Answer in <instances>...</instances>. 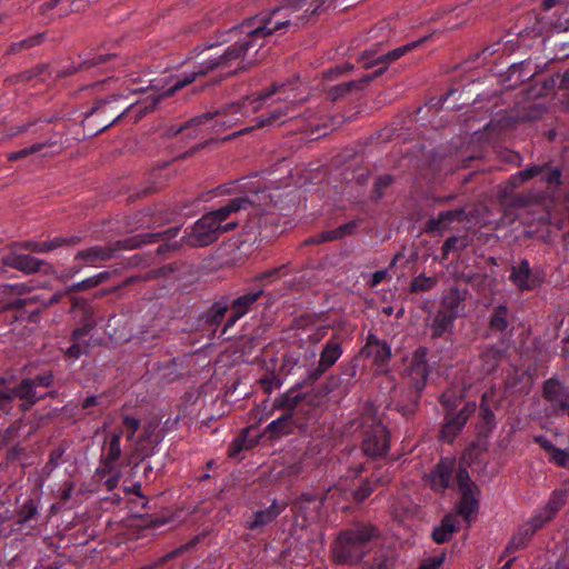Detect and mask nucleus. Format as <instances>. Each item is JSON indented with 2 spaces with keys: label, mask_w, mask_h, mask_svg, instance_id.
<instances>
[{
  "label": "nucleus",
  "mask_w": 569,
  "mask_h": 569,
  "mask_svg": "<svg viewBox=\"0 0 569 569\" xmlns=\"http://www.w3.org/2000/svg\"><path fill=\"white\" fill-rule=\"evenodd\" d=\"M465 292L456 288L451 289L443 297V306L451 312L450 316H453L455 318L460 312L461 303L465 300Z\"/></svg>",
  "instance_id": "obj_27"
},
{
  "label": "nucleus",
  "mask_w": 569,
  "mask_h": 569,
  "mask_svg": "<svg viewBox=\"0 0 569 569\" xmlns=\"http://www.w3.org/2000/svg\"><path fill=\"white\" fill-rule=\"evenodd\" d=\"M363 430V451L372 457L386 456L389 450L390 435L373 407H368L361 416Z\"/></svg>",
  "instance_id": "obj_6"
},
{
  "label": "nucleus",
  "mask_w": 569,
  "mask_h": 569,
  "mask_svg": "<svg viewBox=\"0 0 569 569\" xmlns=\"http://www.w3.org/2000/svg\"><path fill=\"white\" fill-rule=\"evenodd\" d=\"M548 457L558 467L569 468V450L556 447Z\"/></svg>",
  "instance_id": "obj_40"
},
{
  "label": "nucleus",
  "mask_w": 569,
  "mask_h": 569,
  "mask_svg": "<svg viewBox=\"0 0 569 569\" xmlns=\"http://www.w3.org/2000/svg\"><path fill=\"white\" fill-rule=\"evenodd\" d=\"M479 490L468 489L465 492H461V499L458 505V513L465 518L467 522H470L472 518L477 515L479 509V502L477 496Z\"/></svg>",
  "instance_id": "obj_17"
},
{
  "label": "nucleus",
  "mask_w": 569,
  "mask_h": 569,
  "mask_svg": "<svg viewBox=\"0 0 569 569\" xmlns=\"http://www.w3.org/2000/svg\"><path fill=\"white\" fill-rule=\"evenodd\" d=\"M122 425H123L128 441H130L133 445L136 451H139L140 445L142 443V441L144 439H148L151 436L152 430L144 429L143 435L139 438H136V432L138 431V429L140 427V420L137 418L130 417L128 415H124L122 417Z\"/></svg>",
  "instance_id": "obj_19"
},
{
  "label": "nucleus",
  "mask_w": 569,
  "mask_h": 569,
  "mask_svg": "<svg viewBox=\"0 0 569 569\" xmlns=\"http://www.w3.org/2000/svg\"><path fill=\"white\" fill-rule=\"evenodd\" d=\"M373 488L370 482H365L356 492L355 497L358 500H365L372 492Z\"/></svg>",
  "instance_id": "obj_48"
},
{
  "label": "nucleus",
  "mask_w": 569,
  "mask_h": 569,
  "mask_svg": "<svg viewBox=\"0 0 569 569\" xmlns=\"http://www.w3.org/2000/svg\"><path fill=\"white\" fill-rule=\"evenodd\" d=\"M66 0H49L39 7L40 14L54 20L67 16L70 11L69 6L60 7Z\"/></svg>",
  "instance_id": "obj_23"
},
{
  "label": "nucleus",
  "mask_w": 569,
  "mask_h": 569,
  "mask_svg": "<svg viewBox=\"0 0 569 569\" xmlns=\"http://www.w3.org/2000/svg\"><path fill=\"white\" fill-rule=\"evenodd\" d=\"M12 399H13L12 389L9 391L0 390V405H4L6 402L11 401Z\"/></svg>",
  "instance_id": "obj_61"
},
{
  "label": "nucleus",
  "mask_w": 569,
  "mask_h": 569,
  "mask_svg": "<svg viewBox=\"0 0 569 569\" xmlns=\"http://www.w3.org/2000/svg\"><path fill=\"white\" fill-rule=\"evenodd\" d=\"M569 497V483H563L555 489L546 505L536 511V513L521 527L519 532L512 538L509 547L519 549L526 546L529 539L565 507Z\"/></svg>",
  "instance_id": "obj_5"
},
{
  "label": "nucleus",
  "mask_w": 569,
  "mask_h": 569,
  "mask_svg": "<svg viewBox=\"0 0 569 569\" xmlns=\"http://www.w3.org/2000/svg\"><path fill=\"white\" fill-rule=\"evenodd\" d=\"M96 403H97V397L96 396H90V397H87L83 400L82 407L83 408H89L91 406H94Z\"/></svg>",
  "instance_id": "obj_63"
},
{
  "label": "nucleus",
  "mask_w": 569,
  "mask_h": 569,
  "mask_svg": "<svg viewBox=\"0 0 569 569\" xmlns=\"http://www.w3.org/2000/svg\"><path fill=\"white\" fill-rule=\"evenodd\" d=\"M244 194L231 199L226 206L202 216L183 237L191 247H206L218 240L223 232L238 226L237 221L223 223L232 213L268 203L269 194L257 183H246Z\"/></svg>",
  "instance_id": "obj_3"
},
{
  "label": "nucleus",
  "mask_w": 569,
  "mask_h": 569,
  "mask_svg": "<svg viewBox=\"0 0 569 569\" xmlns=\"http://www.w3.org/2000/svg\"><path fill=\"white\" fill-rule=\"evenodd\" d=\"M475 410V403L466 405L465 408H462L459 413L449 419L442 430H441V438L448 442L452 441L456 435L461 430V428L466 425L469 416Z\"/></svg>",
  "instance_id": "obj_12"
},
{
  "label": "nucleus",
  "mask_w": 569,
  "mask_h": 569,
  "mask_svg": "<svg viewBox=\"0 0 569 569\" xmlns=\"http://www.w3.org/2000/svg\"><path fill=\"white\" fill-rule=\"evenodd\" d=\"M323 12H326L323 0H286L274 9L246 20L230 30L229 33L234 39L233 44L221 52L214 51L212 46L202 50L199 53V64L194 70L177 78L173 84L161 94L128 104L103 129L109 128L130 111L137 112L138 118L143 117L156 108L160 99L173 96L199 76H206L214 70H224L237 60L241 69L248 68L258 61L259 49L263 47L268 37L278 32H295Z\"/></svg>",
  "instance_id": "obj_1"
},
{
  "label": "nucleus",
  "mask_w": 569,
  "mask_h": 569,
  "mask_svg": "<svg viewBox=\"0 0 569 569\" xmlns=\"http://www.w3.org/2000/svg\"><path fill=\"white\" fill-rule=\"evenodd\" d=\"M281 512V508L273 502L266 510H260L256 512L253 521L249 525L250 529H256L258 527H263L270 523L279 513Z\"/></svg>",
  "instance_id": "obj_26"
},
{
  "label": "nucleus",
  "mask_w": 569,
  "mask_h": 569,
  "mask_svg": "<svg viewBox=\"0 0 569 569\" xmlns=\"http://www.w3.org/2000/svg\"><path fill=\"white\" fill-rule=\"evenodd\" d=\"M501 359L502 353L499 349L493 347L486 349L481 355L482 370L486 373L492 372L497 368Z\"/></svg>",
  "instance_id": "obj_28"
},
{
  "label": "nucleus",
  "mask_w": 569,
  "mask_h": 569,
  "mask_svg": "<svg viewBox=\"0 0 569 569\" xmlns=\"http://www.w3.org/2000/svg\"><path fill=\"white\" fill-rule=\"evenodd\" d=\"M43 34H37L34 37H30L28 39L21 40L19 42H14L10 46L9 50L12 53L21 51L23 49L31 48L36 44H39L42 40Z\"/></svg>",
  "instance_id": "obj_42"
},
{
  "label": "nucleus",
  "mask_w": 569,
  "mask_h": 569,
  "mask_svg": "<svg viewBox=\"0 0 569 569\" xmlns=\"http://www.w3.org/2000/svg\"><path fill=\"white\" fill-rule=\"evenodd\" d=\"M121 98H122L121 96H112L109 99L97 101L91 113H96V112H101V113L109 112L111 114L116 113L117 111H119V108L114 104Z\"/></svg>",
  "instance_id": "obj_37"
},
{
  "label": "nucleus",
  "mask_w": 569,
  "mask_h": 569,
  "mask_svg": "<svg viewBox=\"0 0 569 569\" xmlns=\"http://www.w3.org/2000/svg\"><path fill=\"white\" fill-rule=\"evenodd\" d=\"M465 217V211L462 209H455L449 211L440 212L436 220L431 221V228L438 229L441 226H447L452 221H461Z\"/></svg>",
  "instance_id": "obj_31"
},
{
  "label": "nucleus",
  "mask_w": 569,
  "mask_h": 569,
  "mask_svg": "<svg viewBox=\"0 0 569 569\" xmlns=\"http://www.w3.org/2000/svg\"><path fill=\"white\" fill-rule=\"evenodd\" d=\"M52 144L53 143L49 142V141L48 142H37V143H33L30 147H27V148H23V149H21L19 151H14V152L9 153L8 154V160L14 161V160H19V159L26 158V157H28L30 154H33V153L42 151L44 148L50 147Z\"/></svg>",
  "instance_id": "obj_34"
},
{
  "label": "nucleus",
  "mask_w": 569,
  "mask_h": 569,
  "mask_svg": "<svg viewBox=\"0 0 569 569\" xmlns=\"http://www.w3.org/2000/svg\"><path fill=\"white\" fill-rule=\"evenodd\" d=\"M386 276H387V272L385 270L376 271L372 274L371 286L379 284L386 278Z\"/></svg>",
  "instance_id": "obj_60"
},
{
  "label": "nucleus",
  "mask_w": 569,
  "mask_h": 569,
  "mask_svg": "<svg viewBox=\"0 0 569 569\" xmlns=\"http://www.w3.org/2000/svg\"><path fill=\"white\" fill-rule=\"evenodd\" d=\"M114 249L112 247H91L77 253V260H83L88 266H96L100 261H106L113 257Z\"/></svg>",
  "instance_id": "obj_18"
},
{
  "label": "nucleus",
  "mask_w": 569,
  "mask_h": 569,
  "mask_svg": "<svg viewBox=\"0 0 569 569\" xmlns=\"http://www.w3.org/2000/svg\"><path fill=\"white\" fill-rule=\"evenodd\" d=\"M73 483L70 482L68 486L60 492V500L67 502L72 497Z\"/></svg>",
  "instance_id": "obj_56"
},
{
  "label": "nucleus",
  "mask_w": 569,
  "mask_h": 569,
  "mask_svg": "<svg viewBox=\"0 0 569 569\" xmlns=\"http://www.w3.org/2000/svg\"><path fill=\"white\" fill-rule=\"evenodd\" d=\"M436 284V279L431 277L419 276L411 282V291L430 290Z\"/></svg>",
  "instance_id": "obj_41"
},
{
  "label": "nucleus",
  "mask_w": 569,
  "mask_h": 569,
  "mask_svg": "<svg viewBox=\"0 0 569 569\" xmlns=\"http://www.w3.org/2000/svg\"><path fill=\"white\" fill-rule=\"evenodd\" d=\"M475 410V403L466 405L465 408H462L459 413L449 419L442 430H441V438L448 442L452 441L456 435L461 430V428L466 425L469 416Z\"/></svg>",
  "instance_id": "obj_13"
},
{
  "label": "nucleus",
  "mask_w": 569,
  "mask_h": 569,
  "mask_svg": "<svg viewBox=\"0 0 569 569\" xmlns=\"http://www.w3.org/2000/svg\"><path fill=\"white\" fill-rule=\"evenodd\" d=\"M355 228V222H348L333 230L325 231L319 236L311 238L310 242L320 243L325 241L338 240L351 233Z\"/></svg>",
  "instance_id": "obj_25"
},
{
  "label": "nucleus",
  "mask_w": 569,
  "mask_h": 569,
  "mask_svg": "<svg viewBox=\"0 0 569 569\" xmlns=\"http://www.w3.org/2000/svg\"><path fill=\"white\" fill-rule=\"evenodd\" d=\"M46 242H47V247H49L48 251H52L61 246L70 244L71 239L63 238V237H57V238H54L52 240H48Z\"/></svg>",
  "instance_id": "obj_49"
},
{
  "label": "nucleus",
  "mask_w": 569,
  "mask_h": 569,
  "mask_svg": "<svg viewBox=\"0 0 569 569\" xmlns=\"http://www.w3.org/2000/svg\"><path fill=\"white\" fill-rule=\"evenodd\" d=\"M391 183V178L389 176L379 177L377 179L376 186L377 188H385Z\"/></svg>",
  "instance_id": "obj_62"
},
{
  "label": "nucleus",
  "mask_w": 569,
  "mask_h": 569,
  "mask_svg": "<svg viewBox=\"0 0 569 569\" xmlns=\"http://www.w3.org/2000/svg\"><path fill=\"white\" fill-rule=\"evenodd\" d=\"M279 270L280 269H278V268H273V269H270L268 271L261 272V273H259L258 276L254 277V280L263 281V280H267L269 278H272L276 274H278Z\"/></svg>",
  "instance_id": "obj_54"
},
{
  "label": "nucleus",
  "mask_w": 569,
  "mask_h": 569,
  "mask_svg": "<svg viewBox=\"0 0 569 569\" xmlns=\"http://www.w3.org/2000/svg\"><path fill=\"white\" fill-rule=\"evenodd\" d=\"M301 397L299 395H295L293 392H287L278 397L274 401L276 408L287 409L292 415L293 409L300 402Z\"/></svg>",
  "instance_id": "obj_36"
},
{
  "label": "nucleus",
  "mask_w": 569,
  "mask_h": 569,
  "mask_svg": "<svg viewBox=\"0 0 569 569\" xmlns=\"http://www.w3.org/2000/svg\"><path fill=\"white\" fill-rule=\"evenodd\" d=\"M262 293L263 290L259 289L237 298L231 306L232 316L228 321V326H233L238 319L244 316L251 306L262 296Z\"/></svg>",
  "instance_id": "obj_15"
},
{
  "label": "nucleus",
  "mask_w": 569,
  "mask_h": 569,
  "mask_svg": "<svg viewBox=\"0 0 569 569\" xmlns=\"http://www.w3.org/2000/svg\"><path fill=\"white\" fill-rule=\"evenodd\" d=\"M361 353L371 359L378 366H385L391 358V348L386 341H381L376 335L369 333Z\"/></svg>",
  "instance_id": "obj_10"
},
{
  "label": "nucleus",
  "mask_w": 569,
  "mask_h": 569,
  "mask_svg": "<svg viewBox=\"0 0 569 569\" xmlns=\"http://www.w3.org/2000/svg\"><path fill=\"white\" fill-rule=\"evenodd\" d=\"M457 242H458V239L455 237L447 239L442 247L443 253L448 254L455 248V244Z\"/></svg>",
  "instance_id": "obj_58"
},
{
  "label": "nucleus",
  "mask_w": 569,
  "mask_h": 569,
  "mask_svg": "<svg viewBox=\"0 0 569 569\" xmlns=\"http://www.w3.org/2000/svg\"><path fill=\"white\" fill-rule=\"evenodd\" d=\"M13 398L22 400V409H30L42 396L38 395L34 387V381L31 379H24L19 386L12 389Z\"/></svg>",
  "instance_id": "obj_16"
},
{
  "label": "nucleus",
  "mask_w": 569,
  "mask_h": 569,
  "mask_svg": "<svg viewBox=\"0 0 569 569\" xmlns=\"http://www.w3.org/2000/svg\"><path fill=\"white\" fill-rule=\"evenodd\" d=\"M93 323L89 322L86 323L82 328L76 329L73 331V345L69 347L66 351V355L69 358H79L80 355L83 352V348L78 342L79 338L82 336H86L88 331L92 328Z\"/></svg>",
  "instance_id": "obj_32"
},
{
  "label": "nucleus",
  "mask_w": 569,
  "mask_h": 569,
  "mask_svg": "<svg viewBox=\"0 0 569 569\" xmlns=\"http://www.w3.org/2000/svg\"><path fill=\"white\" fill-rule=\"evenodd\" d=\"M117 482H118V477L109 478V479L106 481L107 488H108L109 490L113 489V488L117 486Z\"/></svg>",
  "instance_id": "obj_64"
},
{
  "label": "nucleus",
  "mask_w": 569,
  "mask_h": 569,
  "mask_svg": "<svg viewBox=\"0 0 569 569\" xmlns=\"http://www.w3.org/2000/svg\"><path fill=\"white\" fill-rule=\"evenodd\" d=\"M458 529V519L453 515H447L441 523L435 528L432 539L437 543H443L451 539L453 532Z\"/></svg>",
  "instance_id": "obj_21"
},
{
  "label": "nucleus",
  "mask_w": 569,
  "mask_h": 569,
  "mask_svg": "<svg viewBox=\"0 0 569 569\" xmlns=\"http://www.w3.org/2000/svg\"><path fill=\"white\" fill-rule=\"evenodd\" d=\"M475 410V403L466 405L465 408H462L459 413L449 419L442 430H441V438L448 442L452 441L456 435L461 430V428L466 425L469 416Z\"/></svg>",
  "instance_id": "obj_14"
},
{
  "label": "nucleus",
  "mask_w": 569,
  "mask_h": 569,
  "mask_svg": "<svg viewBox=\"0 0 569 569\" xmlns=\"http://www.w3.org/2000/svg\"><path fill=\"white\" fill-rule=\"evenodd\" d=\"M542 171V167L533 166L531 168L525 169L515 176H512L509 180L510 184L513 188L520 187L523 182L528 181L529 179L538 176Z\"/></svg>",
  "instance_id": "obj_35"
},
{
  "label": "nucleus",
  "mask_w": 569,
  "mask_h": 569,
  "mask_svg": "<svg viewBox=\"0 0 569 569\" xmlns=\"http://www.w3.org/2000/svg\"><path fill=\"white\" fill-rule=\"evenodd\" d=\"M536 442H538L540 445V447L548 453V456L556 448L549 439H547L542 436L537 437Z\"/></svg>",
  "instance_id": "obj_52"
},
{
  "label": "nucleus",
  "mask_w": 569,
  "mask_h": 569,
  "mask_svg": "<svg viewBox=\"0 0 569 569\" xmlns=\"http://www.w3.org/2000/svg\"><path fill=\"white\" fill-rule=\"evenodd\" d=\"M567 11V7L562 0H543L542 12L536 17V21L528 27V33L533 36H545L552 32H562L569 29V18L562 14Z\"/></svg>",
  "instance_id": "obj_7"
},
{
  "label": "nucleus",
  "mask_w": 569,
  "mask_h": 569,
  "mask_svg": "<svg viewBox=\"0 0 569 569\" xmlns=\"http://www.w3.org/2000/svg\"><path fill=\"white\" fill-rule=\"evenodd\" d=\"M4 263L23 272L31 273L40 269L42 261L29 254H12L4 259Z\"/></svg>",
  "instance_id": "obj_20"
},
{
  "label": "nucleus",
  "mask_w": 569,
  "mask_h": 569,
  "mask_svg": "<svg viewBox=\"0 0 569 569\" xmlns=\"http://www.w3.org/2000/svg\"><path fill=\"white\" fill-rule=\"evenodd\" d=\"M560 178H561V172L558 170V169H553L551 170L546 177V181L549 183V184H555V186H558L560 184Z\"/></svg>",
  "instance_id": "obj_51"
},
{
  "label": "nucleus",
  "mask_w": 569,
  "mask_h": 569,
  "mask_svg": "<svg viewBox=\"0 0 569 569\" xmlns=\"http://www.w3.org/2000/svg\"><path fill=\"white\" fill-rule=\"evenodd\" d=\"M422 41H423V39H420L418 41H412V42L407 43L402 47H399L395 50H391L390 52H388L386 54H381L378 57H373L372 54L369 56V53H363L361 56V60H363V67L370 68L375 64L393 62L397 59H399L400 57H402L403 54H406L407 52L417 48Z\"/></svg>",
  "instance_id": "obj_11"
},
{
  "label": "nucleus",
  "mask_w": 569,
  "mask_h": 569,
  "mask_svg": "<svg viewBox=\"0 0 569 569\" xmlns=\"http://www.w3.org/2000/svg\"><path fill=\"white\" fill-rule=\"evenodd\" d=\"M490 325L497 330H505L508 327L507 309L502 306L498 307L491 317Z\"/></svg>",
  "instance_id": "obj_39"
},
{
  "label": "nucleus",
  "mask_w": 569,
  "mask_h": 569,
  "mask_svg": "<svg viewBox=\"0 0 569 569\" xmlns=\"http://www.w3.org/2000/svg\"><path fill=\"white\" fill-rule=\"evenodd\" d=\"M43 70H46V67H39V68H36V69L26 71V72L20 74V78L22 80H27L28 81V80H31L34 76L41 73Z\"/></svg>",
  "instance_id": "obj_55"
},
{
  "label": "nucleus",
  "mask_w": 569,
  "mask_h": 569,
  "mask_svg": "<svg viewBox=\"0 0 569 569\" xmlns=\"http://www.w3.org/2000/svg\"><path fill=\"white\" fill-rule=\"evenodd\" d=\"M392 566V558L389 556H378L373 560V567L376 569H390Z\"/></svg>",
  "instance_id": "obj_46"
},
{
  "label": "nucleus",
  "mask_w": 569,
  "mask_h": 569,
  "mask_svg": "<svg viewBox=\"0 0 569 569\" xmlns=\"http://www.w3.org/2000/svg\"><path fill=\"white\" fill-rule=\"evenodd\" d=\"M26 248L30 249L32 251H36V252H48L49 247H47L46 241H42V242H28L26 244Z\"/></svg>",
  "instance_id": "obj_53"
},
{
  "label": "nucleus",
  "mask_w": 569,
  "mask_h": 569,
  "mask_svg": "<svg viewBox=\"0 0 569 569\" xmlns=\"http://www.w3.org/2000/svg\"><path fill=\"white\" fill-rule=\"evenodd\" d=\"M120 437L121 432H116L111 436L107 453H106V465L109 468H112L113 465L120 459L121 457V447H120Z\"/></svg>",
  "instance_id": "obj_30"
},
{
  "label": "nucleus",
  "mask_w": 569,
  "mask_h": 569,
  "mask_svg": "<svg viewBox=\"0 0 569 569\" xmlns=\"http://www.w3.org/2000/svg\"><path fill=\"white\" fill-rule=\"evenodd\" d=\"M453 316L438 313L431 325L432 337L442 336L452 325Z\"/></svg>",
  "instance_id": "obj_33"
},
{
  "label": "nucleus",
  "mask_w": 569,
  "mask_h": 569,
  "mask_svg": "<svg viewBox=\"0 0 569 569\" xmlns=\"http://www.w3.org/2000/svg\"><path fill=\"white\" fill-rule=\"evenodd\" d=\"M291 418H292L291 413L283 415L282 417L271 421L268 425V430L272 433L282 430L286 426H288Z\"/></svg>",
  "instance_id": "obj_45"
},
{
  "label": "nucleus",
  "mask_w": 569,
  "mask_h": 569,
  "mask_svg": "<svg viewBox=\"0 0 569 569\" xmlns=\"http://www.w3.org/2000/svg\"><path fill=\"white\" fill-rule=\"evenodd\" d=\"M342 349L339 342L335 340H329L321 353L320 360L317 368L312 369L308 373V378L311 381L318 380L329 368H331L337 360L341 357Z\"/></svg>",
  "instance_id": "obj_9"
},
{
  "label": "nucleus",
  "mask_w": 569,
  "mask_h": 569,
  "mask_svg": "<svg viewBox=\"0 0 569 569\" xmlns=\"http://www.w3.org/2000/svg\"><path fill=\"white\" fill-rule=\"evenodd\" d=\"M38 513V507L33 500H27L20 510L18 511L17 519L14 523L18 526L17 529H20L22 526L28 523L31 519H33Z\"/></svg>",
  "instance_id": "obj_29"
},
{
  "label": "nucleus",
  "mask_w": 569,
  "mask_h": 569,
  "mask_svg": "<svg viewBox=\"0 0 569 569\" xmlns=\"http://www.w3.org/2000/svg\"><path fill=\"white\" fill-rule=\"evenodd\" d=\"M450 475H451V465L447 461L440 462L436 467L435 472L432 473V478H431L432 488L437 491L443 490L449 485Z\"/></svg>",
  "instance_id": "obj_24"
},
{
  "label": "nucleus",
  "mask_w": 569,
  "mask_h": 569,
  "mask_svg": "<svg viewBox=\"0 0 569 569\" xmlns=\"http://www.w3.org/2000/svg\"><path fill=\"white\" fill-rule=\"evenodd\" d=\"M378 536L372 526H358L343 531L336 540L333 559L338 563H358L369 551V542Z\"/></svg>",
  "instance_id": "obj_4"
},
{
  "label": "nucleus",
  "mask_w": 569,
  "mask_h": 569,
  "mask_svg": "<svg viewBox=\"0 0 569 569\" xmlns=\"http://www.w3.org/2000/svg\"><path fill=\"white\" fill-rule=\"evenodd\" d=\"M353 84H355V82H348V83L336 87L335 88V92H336L335 97L342 96L343 93L348 92L352 88Z\"/></svg>",
  "instance_id": "obj_59"
},
{
  "label": "nucleus",
  "mask_w": 569,
  "mask_h": 569,
  "mask_svg": "<svg viewBox=\"0 0 569 569\" xmlns=\"http://www.w3.org/2000/svg\"><path fill=\"white\" fill-rule=\"evenodd\" d=\"M32 380L34 381V387H37V386L49 387L52 383L53 376H52V373L49 372V373L38 376Z\"/></svg>",
  "instance_id": "obj_50"
},
{
  "label": "nucleus",
  "mask_w": 569,
  "mask_h": 569,
  "mask_svg": "<svg viewBox=\"0 0 569 569\" xmlns=\"http://www.w3.org/2000/svg\"><path fill=\"white\" fill-rule=\"evenodd\" d=\"M295 91L296 89L293 88L288 89L286 83H274L269 90H266L258 97L246 98L241 103L229 104L222 110L217 111L214 116L207 113L186 122L183 126L171 127L170 132L172 134L183 133L184 137L193 138L198 137L200 132H208L210 130L219 132L232 128L244 118L259 111L263 103L273 94H279L274 101L286 102V104L273 109L266 116L258 117L256 127L261 128L282 122L284 117L296 110L298 103L306 100L305 97H299Z\"/></svg>",
  "instance_id": "obj_2"
},
{
  "label": "nucleus",
  "mask_w": 569,
  "mask_h": 569,
  "mask_svg": "<svg viewBox=\"0 0 569 569\" xmlns=\"http://www.w3.org/2000/svg\"><path fill=\"white\" fill-rule=\"evenodd\" d=\"M428 372L427 349L419 348L408 359L405 375L410 378L416 389H421L426 385Z\"/></svg>",
  "instance_id": "obj_8"
},
{
  "label": "nucleus",
  "mask_w": 569,
  "mask_h": 569,
  "mask_svg": "<svg viewBox=\"0 0 569 569\" xmlns=\"http://www.w3.org/2000/svg\"><path fill=\"white\" fill-rule=\"evenodd\" d=\"M109 278V272H100L93 277H90L83 281H80L78 283H74L72 287H71V291H77V290H86V289H90V288H93L100 283H102L104 280H107Z\"/></svg>",
  "instance_id": "obj_38"
},
{
  "label": "nucleus",
  "mask_w": 569,
  "mask_h": 569,
  "mask_svg": "<svg viewBox=\"0 0 569 569\" xmlns=\"http://www.w3.org/2000/svg\"><path fill=\"white\" fill-rule=\"evenodd\" d=\"M446 559V553L440 552L438 555L427 557L421 561L419 569H439Z\"/></svg>",
  "instance_id": "obj_43"
},
{
  "label": "nucleus",
  "mask_w": 569,
  "mask_h": 569,
  "mask_svg": "<svg viewBox=\"0 0 569 569\" xmlns=\"http://www.w3.org/2000/svg\"><path fill=\"white\" fill-rule=\"evenodd\" d=\"M37 301H38V297L37 296H32V297H28V298H24V299H18L11 306L20 308V307H23V306H26L28 303H33V302H37Z\"/></svg>",
  "instance_id": "obj_57"
},
{
  "label": "nucleus",
  "mask_w": 569,
  "mask_h": 569,
  "mask_svg": "<svg viewBox=\"0 0 569 569\" xmlns=\"http://www.w3.org/2000/svg\"><path fill=\"white\" fill-rule=\"evenodd\" d=\"M510 278L521 290H529L535 287V281L530 277V268L527 261H522L519 266L513 267Z\"/></svg>",
  "instance_id": "obj_22"
},
{
  "label": "nucleus",
  "mask_w": 569,
  "mask_h": 569,
  "mask_svg": "<svg viewBox=\"0 0 569 569\" xmlns=\"http://www.w3.org/2000/svg\"><path fill=\"white\" fill-rule=\"evenodd\" d=\"M226 311H227V306L221 305V303H216L211 310V313H212L211 321L214 323H218L223 318Z\"/></svg>",
  "instance_id": "obj_47"
},
{
  "label": "nucleus",
  "mask_w": 569,
  "mask_h": 569,
  "mask_svg": "<svg viewBox=\"0 0 569 569\" xmlns=\"http://www.w3.org/2000/svg\"><path fill=\"white\" fill-rule=\"evenodd\" d=\"M458 483L460 492H465L468 489H478L477 486L470 480L469 473L465 469H460L458 472Z\"/></svg>",
  "instance_id": "obj_44"
}]
</instances>
